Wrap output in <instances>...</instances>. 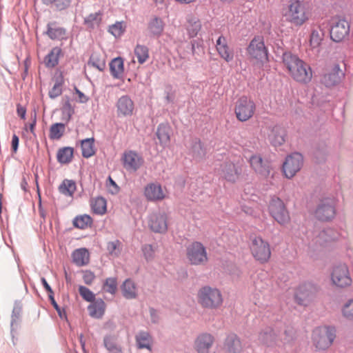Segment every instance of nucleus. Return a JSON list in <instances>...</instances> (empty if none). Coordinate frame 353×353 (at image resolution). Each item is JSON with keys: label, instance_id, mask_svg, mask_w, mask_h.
<instances>
[{"label": "nucleus", "instance_id": "f257e3e1", "mask_svg": "<svg viewBox=\"0 0 353 353\" xmlns=\"http://www.w3.org/2000/svg\"><path fill=\"white\" fill-rule=\"evenodd\" d=\"M282 61L294 80L301 83H309L312 78V70L309 64L290 51L283 52Z\"/></svg>", "mask_w": 353, "mask_h": 353}, {"label": "nucleus", "instance_id": "f03ea898", "mask_svg": "<svg viewBox=\"0 0 353 353\" xmlns=\"http://www.w3.org/2000/svg\"><path fill=\"white\" fill-rule=\"evenodd\" d=\"M283 15L287 21L295 26H301L308 20L304 3L299 0H290Z\"/></svg>", "mask_w": 353, "mask_h": 353}, {"label": "nucleus", "instance_id": "7ed1b4c3", "mask_svg": "<svg viewBox=\"0 0 353 353\" xmlns=\"http://www.w3.org/2000/svg\"><path fill=\"white\" fill-rule=\"evenodd\" d=\"M246 51L251 59L256 60L261 65L269 62L268 50L262 36H254L248 46Z\"/></svg>", "mask_w": 353, "mask_h": 353}, {"label": "nucleus", "instance_id": "20e7f679", "mask_svg": "<svg viewBox=\"0 0 353 353\" xmlns=\"http://www.w3.org/2000/svg\"><path fill=\"white\" fill-rule=\"evenodd\" d=\"M199 303L205 308L215 309L223 303L221 292L217 288L210 286H204L198 292Z\"/></svg>", "mask_w": 353, "mask_h": 353}, {"label": "nucleus", "instance_id": "39448f33", "mask_svg": "<svg viewBox=\"0 0 353 353\" xmlns=\"http://www.w3.org/2000/svg\"><path fill=\"white\" fill-rule=\"evenodd\" d=\"M336 337V329L332 326L316 328L312 333L313 343L318 350H325L333 343Z\"/></svg>", "mask_w": 353, "mask_h": 353}, {"label": "nucleus", "instance_id": "423d86ee", "mask_svg": "<svg viewBox=\"0 0 353 353\" xmlns=\"http://www.w3.org/2000/svg\"><path fill=\"white\" fill-rule=\"evenodd\" d=\"M350 33V24L343 17H335L330 22V39L334 42L342 41Z\"/></svg>", "mask_w": 353, "mask_h": 353}, {"label": "nucleus", "instance_id": "0eeeda50", "mask_svg": "<svg viewBox=\"0 0 353 353\" xmlns=\"http://www.w3.org/2000/svg\"><path fill=\"white\" fill-rule=\"evenodd\" d=\"M268 210L271 216L278 223L285 225L290 221L289 212L280 198L277 196L272 197L270 201Z\"/></svg>", "mask_w": 353, "mask_h": 353}, {"label": "nucleus", "instance_id": "6e6552de", "mask_svg": "<svg viewBox=\"0 0 353 353\" xmlns=\"http://www.w3.org/2000/svg\"><path fill=\"white\" fill-rule=\"evenodd\" d=\"M250 249L254 259L261 263L267 262L270 258V245L261 236H256L252 239Z\"/></svg>", "mask_w": 353, "mask_h": 353}, {"label": "nucleus", "instance_id": "1a4fd4ad", "mask_svg": "<svg viewBox=\"0 0 353 353\" xmlns=\"http://www.w3.org/2000/svg\"><path fill=\"white\" fill-rule=\"evenodd\" d=\"M256 105L254 102L246 96L241 97L236 103L235 114L240 121H246L250 119L254 112Z\"/></svg>", "mask_w": 353, "mask_h": 353}, {"label": "nucleus", "instance_id": "9d476101", "mask_svg": "<svg viewBox=\"0 0 353 353\" xmlns=\"http://www.w3.org/2000/svg\"><path fill=\"white\" fill-rule=\"evenodd\" d=\"M187 258L192 265L203 264L208 261L206 248L201 242L194 241L187 248Z\"/></svg>", "mask_w": 353, "mask_h": 353}, {"label": "nucleus", "instance_id": "9b49d317", "mask_svg": "<svg viewBox=\"0 0 353 353\" xmlns=\"http://www.w3.org/2000/svg\"><path fill=\"white\" fill-rule=\"evenodd\" d=\"M303 157L299 152H294L285 158L283 164V173L286 178H292L302 168Z\"/></svg>", "mask_w": 353, "mask_h": 353}, {"label": "nucleus", "instance_id": "f8f14e48", "mask_svg": "<svg viewBox=\"0 0 353 353\" xmlns=\"http://www.w3.org/2000/svg\"><path fill=\"white\" fill-rule=\"evenodd\" d=\"M331 279L334 285L339 288H345L352 283L349 270L345 263H339L333 268Z\"/></svg>", "mask_w": 353, "mask_h": 353}, {"label": "nucleus", "instance_id": "ddd939ff", "mask_svg": "<svg viewBox=\"0 0 353 353\" xmlns=\"http://www.w3.org/2000/svg\"><path fill=\"white\" fill-rule=\"evenodd\" d=\"M336 214L334 202L326 198L321 200L315 210V216L318 220L328 221L332 219Z\"/></svg>", "mask_w": 353, "mask_h": 353}, {"label": "nucleus", "instance_id": "4468645a", "mask_svg": "<svg viewBox=\"0 0 353 353\" xmlns=\"http://www.w3.org/2000/svg\"><path fill=\"white\" fill-rule=\"evenodd\" d=\"M248 161L257 174L264 178L270 175L272 165L268 159L262 158L260 154H252L250 157Z\"/></svg>", "mask_w": 353, "mask_h": 353}, {"label": "nucleus", "instance_id": "2eb2a0df", "mask_svg": "<svg viewBox=\"0 0 353 353\" xmlns=\"http://www.w3.org/2000/svg\"><path fill=\"white\" fill-rule=\"evenodd\" d=\"M186 148L188 150V154L196 161L200 162L205 159L207 145L199 138H190Z\"/></svg>", "mask_w": 353, "mask_h": 353}, {"label": "nucleus", "instance_id": "dca6fc26", "mask_svg": "<svg viewBox=\"0 0 353 353\" xmlns=\"http://www.w3.org/2000/svg\"><path fill=\"white\" fill-rule=\"evenodd\" d=\"M267 130V139L272 146L279 147L285 142L287 130L282 125H269Z\"/></svg>", "mask_w": 353, "mask_h": 353}, {"label": "nucleus", "instance_id": "f3484780", "mask_svg": "<svg viewBox=\"0 0 353 353\" xmlns=\"http://www.w3.org/2000/svg\"><path fill=\"white\" fill-rule=\"evenodd\" d=\"M220 174L222 178L230 183L236 182L241 174V166L234 164L231 161L223 162L221 165Z\"/></svg>", "mask_w": 353, "mask_h": 353}, {"label": "nucleus", "instance_id": "a211bd4d", "mask_svg": "<svg viewBox=\"0 0 353 353\" xmlns=\"http://www.w3.org/2000/svg\"><path fill=\"white\" fill-rule=\"evenodd\" d=\"M150 229L159 234H164L168 230V218L163 212L152 213L148 217Z\"/></svg>", "mask_w": 353, "mask_h": 353}, {"label": "nucleus", "instance_id": "6ab92c4d", "mask_svg": "<svg viewBox=\"0 0 353 353\" xmlns=\"http://www.w3.org/2000/svg\"><path fill=\"white\" fill-rule=\"evenodd\" d=\"M344 72L339 64L334 66L322 77L321 81L327 88H331L339 84L344 77Z\"/></svg>", "mask_w": 353, "mask_h": 353}, {"label": "nucleus", "instance_id": "aec40b11", "mask_svg": "<svg viewBox=\"0 0 353 353\" xmlns=\"http://www.w3.org/2000/svg\"><path fill=\"white\" fill-rule=\"evenodd\" d=\"M314 292V287L311 283H301L297 288L294 299L296 303L300 305H306L312 299Z\"/></svg>", "mask_w": 353, "mask_h": 353}, {"label": "nucleus", "instance_id": "412c9836", "mask_svg": "<svg viewBox=\"0 0 353 353\" xmlns=\"http://www.w3.org/2000/svg\"><path fill=\"white\" fill-rule=\"evenodd\" d=\"M143 163V157L135 151L129 150L123 154V166L127 170L136 172Z\"/></svg>", "mask_w": 353, "mask_h": 353}, {"label": "nucleus", "instance_id": "4be33fe9", "mask_svg": "<svg viewBox=\"0 0 353 353\" xmlns=\"http://www.w3.org/2000/svg\"><path fill=\"white\" fill-rule=\"evenodd\" d=\"M165 28V23L160 17L153 15L148 20L147 29L151 38H160L163 35Z\"/></svg>", "mask_w": 353, "mask_h": 353}, {"label": "nucleus", "instance_id": "5701e85b", "mask_svg": "<svg viewBox=\"0 0 353 353\" xmlns=\"http://www.w3.org/2000/svg\"><path fill=\"white\" fill-rule=\"evenodd\" d=\"M339 235V232L334 228H326L320 231L312 241L316 245L325 247L328 243L338 239Z\"/></svg>", "mask_w": 353, "mask_h": 353}, {"label": "nucleus", "instance_id": "b1692460", "mask_svg": "<svg viewBox=\"0 0 353 353\" xmlns=\"http://www.w3.org/2000/svg\"><path fill=\"white\" fill-rule=\"evenodd\" d=\"M259 340L268 347L280 345L278 334L272 327H266L262 330L259 334Z\"/></svg>", "mask_w": 353, "mask_h": 353}, {"label": "nucleus", "instance_id": "393cba45", "mask_svg": "<svg viewBox=\"0 0 353 353\" xmlns=\"http://www.w3.org/2000/svg\"><path fill=\"white\" fill-rule=\"evenodd\" d=\"M117 108L119 116H131L134 108V102L128 95H123L117 102Z\"/></svg>", "mask_w": 353, "mask_h": 353}, {"label": "nucleus", "instance_id": "a878e982", "mask_svg": "<svg viewBox=\"0 0 353 353\" xmlns=\"http://www.w3.org/2000/svg\"><path fill=\"white\" fill-rule=\"evenodd\" d=\"M312 154L316 163H325L328 155L326 142L322 140L315 143L312 147Z\"/></svg>", "mask_w": 353, "mask_h": 353}, {"label": "nucleus", "instance_id": "bb28decb", "mask_svg": "<svg viewBox=\"0 0 353 353\" xmlns=\"http://www.w3.org/2000/svg\"><path fill=\"white\" fill-rule=\"evenodd\" d=\"M214 341V337L208 333H202L195 341V348L199 353H208Z\"/></svg>", "mask_w": 353, "mask_h": 353}, {"label": "nucleus", "instance_id": "cd10ccee", "mask_svg": "<svg viewBox=\"0 0 353 353\" xmlns=\"http://www.w3.org/2000/svg\"><path fill=\"white\" fill-rule=\"evenodd\" d=\"M224 349L227 353H240L243 346L239 337L234 333L228 334L224 341Z\"/></svg>", "mask_w": 353, "mask_h": 353}, {"label": "nucleus", "instance_id": "c85d7f7f", "mask_svg": "<svg viewBox=\"0 0 353 353\" xmlns=\"http://www.w3.org/2000/svg\"><path fill=\"white\" fill-rule=\"evenodd\" d=\"M171 132L172 128L168 123H161L158 125L156 136L160 145L163 148L168 146L170 143Z\"/></svg>", "mask_w": 353, "mask_h": 353}, {"label": "nucleus", "instance_id": "c756f323", "mask_svg": "<svg viewBox=\"0 0 353 353\" xmlns=\"http://www.w3.org/2000/svg\"><path fill=\"white\" fill-rule=\"evenodd\" d=\"M22 313V304L19 301H15L14 303L13 310L11 314L10 321V334L14 338V332L19 327V325L21 322Z\"/></svg>", "mask_w": 353, "mask_h": 353}, {"label": "nucleus", "instance_id": "7c9ffc66", "mask_svg": "<svg viewBox=\"0 0 353 353\" xmlns=\"http://www.w3.org/2000/svg\"><path fill=\"white\" fill-rule=\"evenodd\" d=\"M110 72L114 79H120L124 72V61L121 57H117L111 60L109 63Z\"/></svg>", "mask_w": 353, "mask_h": 353}, {"label": "nucleus", "instance_id": "2f4dec72", "mask_svg": "<svg viewBox=\"0 0 353 353\" xmlns=\"http://www.w3.org/2000/svg\"><path fill=\"white\" fill-rule=\"evenodd\" d=\"M105 303L101 298L91 302V304L88 307L90 316L96 319L101 318L105 313Z\"/></svg>", "mask_w": 353, "mask_h": 353}, {"label": "nucleus", "instance_id": "473e14b6", "mask_svg": "<svg viewBox=\"0 0 353 353\" xmlns=\"http://www.w3.org/2000/svg\"><path fill=\"white\" fill-rule=\"evenodd\" d=\"M72 262L79 267L84 266L89 263L90 254L85 248L76 249L72 253Z\"/></svg>", "mask_w": 353, "mask_h": 353}, {"label": "nucleus", "instance_id": "72a5a7b5", "mask_svg": "<svg viewBox=\"0 0 353 353\" xmlns=\"http://www.w3.org/2000/svg\"><path fill=\"white\" fill-rule=\"evenodd\" d=\"M145 196L150 201L161 200L164 198L161 186L155 183H150L145 187Z\"/></svg>", "mask_w": 353, "mask_h": 353}, {"label": "nucleus", "instance_id": "f704fd0d", "mask_svg": "<svg viewBox=\"0 0 353 353\" xmlns=\"http://www.w3.org/2000/svg\"><path fill=\"white\" fill-rule=\"evenodd\" d=\"M136 345L138 349L152 350V336L148 332L139 331L135 336Z\"/></svg>", "mask_w": 353, "mask_h": 353}, {"label": "nucleus", "instance_id": "c9c22d12", "mask_svg": "<svg viewBox=\"0 0 353 353\" xmlns=\"http://www.w3.org/2000/svg\"><path fill=\"white\" fill-rule=\"evenodd\" d=\"M74 152V148L70 146L59 148L57 153V161L61 164L70 163L73 159Z\"/></svg>", "mask_w": 353, "mask_h": 353}, {"label": "nucleus", "instance_id": "e433bc0d", "mask_svg": "<svg viewBox=\"0 0 353 353\" xmlns=\"http://www.w3.org/2000/svg\"><path fill=\"white\" fill-rule=\"evenodd\" d=\"M62 54V50L59 47L53 48L45 57L44 63L48 68H53L59 63V59Z\"/></svg>", "mask_w": 353, "mask_h": 353}, {"label": "nucleus", "instance_id": "4c0bfd02", "mask_svg": "<svg viewBox=\"0 0 353 353\" xmlns=\"http://www.w3.org/2000/svg\"><path fill=\"white\" fill-rule=\"evenodd\" d=\"M81 154L88 159L95 154L94 138H86L81 141Z\"/></svg>", "mask_w": 353, "mask_h": 353}, {"label": "nucleus", "instance_id": "58836bf2", "mask_svg": "<svg viewBox=\"0 0 353 353\" xmlns=\"http://www.w3.org/2000/svg\"><path fill=\"white\" fill-rule=\"evenodd\" d=\"M123 296L127 299L137 298L136 287L134 283L130 279H126L121 285Z\"/></svg>", "mask_w": 353, "mask_h": 353}, {"label": "nucleus", "instance_id": "ea45409f", "mask_svg": "<svg viewBox=\"0 0 353 353\" xmlns=\"http://www.w3.org/2000/svg\"><path fill=\"white\" fill-rule=\"evenodd\" d=\"M46 33L52 40L67 39L66 30L62 27L53 28L50 26V24L48 23L47 26V31Z\"/></svg>", "mask_w": 353, "mask_h": 353}, {"label": "nucleus", "instance_id": "a19ab883", "mask_svg": "<svg viewBox=\"0 0 353 353\" xmlns=\"http://www.w3.org/2000/svg\"><path fill=\"white\" fill-rule=\"evenodd\" d=\"M66 123H53L49 130V137L52 140L60 139L65 133Z\"/></svg>", "mask_w": 353, "mask_h": 353}, {"label": "nucleus", "instance_id": "79ce46f5", "mask_svg": "<svg viewBox=\"0 0 353 353\" xmlns=\"http://www.w3.org/2000/svg\"><path fill=\"white\" fill-rule=\"evenodd\" d=\"M76 190V183L72 180L65 179L59 186V192L67 196H72Z\"/></svg>", "mask_w": 353, "mask_h": 353}, {"label": "nucleus", "instance_id": "37998d69", "mask_svg": "<svg viewBox=\"0 0 353 353\" xmlns=\"http://www.w3.org/2000/svg\"><path fill=\"white\" fill-rule=\"evenodd\" d=\"M94 213L103 215L107 212V201L102 196H98L91 204Z\"/></svg>", "mask_w": 353, "mask_h": 353}, {"label": "nucleus", "instance_id": "c03bdc74", "mask_svg": "<svg viewBox=\"0 0 353 353\" xmlns=\"http://www.w3.org/2000/svg\"><path fill=\"white\" fill-rule=\"evenodd\" d=\"M64 83V79L62 73H60L55 79V83L49 90L48 95L50 99H55L62 94L61 86Z\"/></svg>", "mask_w": 353, "mask_h": 353}, {"label": "nucleus", "instance_id": "a18cd8bd", "mask_svg": "<svg viewBox=\"0 0 353 353\" xmlns=\"http://www.w3.org/2000/svg\"><path fill=\"white\" fill-rule=\"evenodd\" d=\"M72 223L74 228L85 229L92 224V219L88 214L79 215L73 219Z\"/></svg>", "mask_w": 353, "mask_h": 353}, {"label": "nucleus", "instance_id": "49530a36", "mask_svg": "<svg viewBox=\"0 0 353 353\" xmlns=\"http://www.w3.org/2000/svg\"><path fill=\"white\" fill-rule=\"evenodd\" d=\"M134 52L139 64H143L149 58V49L144 45L137 44Z\"/></svg>", "mask_w": 353, "mask_h": 353}, {"label": "nucleus", "instance_id": "de8ad7c7", "mask_svg": "<svg viewBox=\"0 0 353 353\" xmlns=\"http://www.w3.org/2000/svg\"><path fill=\"white\" fill-rule=\"evenodd\" d=\"M72 0H42L43 4L48 6L52 4L57 11H63L68 9Z\"/></svg>", "mask_w": 353, "mask_h": 353}, {"label": "nucleus", "instance_id": "09e8293b", "mask_svg": "<svg viewBox=\"0 0 353 353\" xmlns=\"http://www.w3.org/2000/svg\"><path fill=\"white\" fill-rule=\"evenodd\" d=\"M219 56L223 59L226 62H230L234 59V52L232 49L230 48L227 42H223V46L219 47L216 50Z\"/></svg>", "mask_w": 353, "mask_h": 353}, {"label": "nucleus", "instance_id": "8fccbe9b", "mask_svg": "<svg viewBox=\"0 0 353 353\" xmlns=\"http://www.w3.org/2000/svg\"><path fill=\"white\" fill-rule=\"evenodd\" d=\"M279 336V343L284 345L290 343L295 339V331L292 327H288L281 336Z\"/></svg>", "mask_w": 353, "mask_h": 353}, {"label": "nucleus", "instance_id": "3c124183", "mask_svg": "<svg viewBox=\"0 0 353 353\" xmlns=\"http://www.w3.org/2000/svg\"><path fill=\"white\" fill-rule=\"evenodd\" d=\"M101 12H97L94 13H91L88 16L84 18V24L86 25L88 28H94V23H97V24L100 23L101 21Z\"/></svg>", "mask_w": 353, "mask_h": 353}, {"label": "nucleus", "instance_id": "603ef678", "mask_svg": "<svg viewBox=\"0 0 353 353\" xmlns=\"http://www.w3.org/2000/svg\"><path fill=\"white\" fill-rule=\"evenodd\" d=\"M103 290L111 294H114L117 290V278H107L103 283Z\"/></svg>", "mask_w": 353, "mask_h": 353}, {"label": "nucleus", "instance_id": "864d4df0", "mask_svg": "<svg viewBox=\"0 0 353 353\" xmlns=\"http://www.w3.org/2000/svg\"><path fill=\"white\" fill-rule=\"evenodd\" d=\"M189 26L187 28L190 37L193 38L197 35L201 28V24L199 20H190Z\"/></svg>", "mask_w": 353, "mask_h": 353}, {"label": "nucleus", "instance_id": "5fc2aeb1", "mask_svg": "<svg viewBox=\"0 0 353 353\" xmlns=\"http://www.w3.org/2000/svg\"><path fill=\"white\" fill-rule=\"evenodd\" d=\"M79 293L81 295V296L88 302H92L95 299V294L92 292L89 288L87 287L80 285L79 287Z\"/></svg>", "mask_w": 353, "mask_h": 353}, {"label": "nucleus", "instance_id": "6e6d98bb", "mask_svg": "<svg viewBox=\"0 0 353 353\" xmlns=\"http://www.w3.org/2000/svg\"><path fill=\"white\" fill-rule=\"evenodd\" d=\"M125 31L123 26V22L117 21L114 24L109 26L108 32L115 37H121Z\"/></svg>", "mask_w": 353, "mask_h": 353}, {"label": "nucleus", "instance_id": "4d7b16f0", "mask_svg": "<svg viewBox=\"0 0 353 353\" xmlns=\"http://www.w3.org/2000/svg\"><path fill=\"white\" fill-rule=\"evenodd\" d=\"M323 40V34L319 30H313L310 34V45L312 48H316L320 46Z\"/></svg>", "mask_w": 353, "mask_h": 353}, {"label": "nucleus", "instance_id": "13d9d810", "mask_svg": "<svg viewBox=\"0 0 353 353\" xmlns=\"http://www.w3.org/2000/svg\"><path fill=\"white\" fill-rule=\"evenodd\" d=\"M342 313L345 318L353 320V299L345 303Z\"/></svg>", "mask_w": 353, "mask_h": 353}, {"label": "nucleus", "instance_id": "bf43d9fd", "mask_svg": "<svg viewBox=\"0 0 353 353\" xmlns=\"http://www.w3.org/2000/svg\"><path fill=\"white\" fill-rule=\"evenodd\" d=\"M48 299H49V301H50L51 305L53 306L54 310L57 311L59 316L61 319H63V318L67 319L66 312H65V309L61 308V307L58 305V303L55 301L54 295L49 294Z\"/></svg>", "mask_w": 353, "mask_h": 353}, {"label": "nucleus", "instance_id": "052dcab7", "mask_svg": "<svg viewBox=\"0 0 353 353\" xmlns=\"http://www.w3.org/2000/svg\"><path fill=\"white\" fill-rule=\"evenodd\" d=\"M88 64H91L93 67L102 72L105 68V62L104 60L101 61L99 58L92 56L90 58Z\"/></svg>", "mask_w": 353, "mask_h": 353}, {"label": "nucleus", "instance_id": "680f3d73", "mask_svg": "<svg viewBox=\"0 0 353 353\" xmlns=\"http://www.w3.org/2000/svg\"><path fill=\"white\" fill-rule=\"evenodd\" d=\"M142 251L143 253L144 258L145 259L146 261H149L153 259L154 252L152 245H145L142 248Z\"/></svg>", "mask_w": 353, "mask_h": 353}, {"label": "nucleus", "instance_id": "e2e57ef3", "mask_svg": "<svg viewBox=\"0 0 353 353\" xmlns=\"http://www.w3.org/2000/svg\"><path fill=\"white\" fill-rule=\"evenodd\" d=\"M120 243L119 240L114 241H110L107 245V250L111 255L118 256L119 252L117 250L118 245Z\"/></svg>", "mask_w": 353, "mask_h": 353}, {"label": "nucleus", "instance_id": "0e129e2a", "mask_svg": "<svg viewBox=\"0 0 353 353\" xmlns=\"http://www.w3.org/2000/svg\"><path fill=\"white\" fill-rule=\"evenodd\" d=\"M103 345L105 348L117 345L116 337L112 334L105 335L103 337Z\"/></svg>", "mask_w": 353, "mask_h": 353}, {"label": "nucleus", "instance_id": "69168bd1", "mask_svg": "<svg viewBox=\"0 0 353 353\" xmlns=\"http://www.w3.org/2000/svg\"><path fill=\"white\" fill-rule=\"evenodd\" d=\"M83 279L84 283L86 285H90L95 279V275L94 272H92L91 270H85L83 272Z\"/></svg>", "mask_w": 353, "mask_h": 353}, {"label": "nucleus", "instance_id": "338daca9", "mask_svg": "<svg viewBox=\"0 0 353 353\" xmlns=\"http://www.w3.org/2000/svg\"><path fill=\"white\" fill-rule=\"evenodd\" d=\"M61 110L62 113H68L69 115L70 114H74V108L72 107L69 97H67V99L65 101Z\"/></svg>", "mask_w": 353, "mask_h": 353}, {"label": "nucleus", "instance_id": "774afa93", "mask_svg": "<svg viewBox=\"0 0 353 353\" xmlns=\"http://www.w3.org/2000/svg\"><path fill=\"white\" fill-rule=\"evenodd\" d=\"M19 138L17 134H14L12 135V142H11V149H12V152L13 153H16L17 152L18 148H19Z\"/></svg>", "mask_w": 353, "mask_h": 353}]
</instances>
